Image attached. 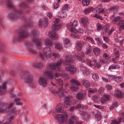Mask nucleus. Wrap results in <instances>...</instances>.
Wrapping results in <instances>:
<instances>
[{"label":"nucleus","mask_w":124,"mask_h":124,"mask_svg":"<svg viewBox=\"0 0 124 124\" xmlns=\"http://www.w3.org/2000/svg\"><path fill=\"white\" fill-rule=\"evenodd\" d=\"M63 61V60L62 59L59 61L56 64L54 63L50 64L48 66L49 70L46 71L44 74V76H46L45 78H52L54 77H55V81L58 85H59V88L57 91H56L54 88L52 90L51 92L53 94H57L60 96H65L64 93L65 92L62 88L63 85L61 78V74L59 73H57L54 76L53 73L54 71L59 70L60 65Z\"/></svg>","instance_id":"f257e3e1"},{"label":"nucleus","mask_w":124,"mask_h":124,"mask_svg":"<svg viewBox=\"0 0 124 124\" xmlns=\"http://www.w3.org/2000/svg\"><path fill=\"white\" fill-rule=\"evenodd\" d=\"M78 54L79 55L77 54H75L76 58L78 60L84 63L86 62L88 65L91 67L93 66L98 68H100L101 67V65L97 62L96 59L93 60L87 59L86 61L84 60L82 58L85 55V54L83 51H81L80 53H78Z\"/></svg>","instance_id":"f03ea898"},{"label":"nucleus","mask_w":124,"mask_h":124,"mask_svg":"<svg viewBox=\"0 0 124 124\" xmlns=\"http://www.w3.org/2000/svg\"><path fill=\"white\" fill-rule=\"evenodd\" d=\"M75 59L73 60L71 58V57L69 55L67 56L66 57L64 62L63 63V65H67L68 66L66 67L65 70L67 71L71 72L72 73L75 72L77 70V68L73 65H70V63L73 62V61L75 60Z\"/></svg>","instance_id":"7ed1b4c3"},{"label":"nucleus","mask_w":124,"mask_h":124,"mask_svg":"<svg viewBox=\"0 0 124 124\" xmlns=\"http://www.w3.org/2000/svg\"><path fill=\"white\" fill-rule=\"evenodd\" d=\"M40 55L41 58L43 59L47 57L54 56L55 58H57L59 57V55L57 53L54 52L51 53L50 48H44L42 52L40 53Z\"/></svg>","instance_id":"20e7f679"},{"label":"nucleus","mask_w":124,"mask_h":124,"mask_svg":"<svg viewBox=\"0 0 124 124\" xmlns=\"http://www.w3.org/2000/svg\"><path fill=\"white\" fill-rule=\"evenodd\" d=\"M64 101L63 103L64 106L65 108L68 109L70 106L71 103L73 101H74L73 97L71 96H66L64 98Z\"/></svg>","instance_id":"39448f33"},{"label":"nucleus","mask_w":124,"mask_h":124,"mask_svg":"<svg viewBox=\"0 0 124 124\" xmlns=\"http://www.w3.org/2000/svg\"><path fill=\"white\" fill-rule=\"evenodd\" d=\"M32 35H34L33 41L37 46H39L41 45V41L40 39H39L38 34L36 31H34Z\"/></svg>","instance_id":"423d86ee"},{"label":"nucleus","mask_w":124,"mask_h":124,"mask_svg":"<svg viewBox=\"0 0 124 124\" xmlns=\"http://www.w3.org/2000/svg\"><path fill=\"white\" fill-rule=\"evenodd\" d=\"M70 82L72 84L70 89L71 91H76L78 89V86L80 85V84L75 79H73L70 80Z\"/></svg>","instance_id":"0eeeda50"},{"label":"nucleus","mask_w":124,"mask_h":124,"mask_svg":"<svg viewBox=\"0 0 124 124\" xmlns=\"http://www.w3.org/2000/svg\"><path fill=\"white\" fill-rule=\"evenodd\" d=\"M21 77L22 78L24 79V82L26 83H31L33 81L34 78L33 76L29 73H27L25 77L22 76Z\"/></svg>","instance_id":"6e6552de"},{"label":"nucleus","mask_w":124,"mask_h":124,"mask_svg":"<svg viewBox=\"0 0 124 124\" xmlns=\"http://www.w3.org/2000/svg\"><path fill=\"white\" fill-rule=\"evenodd\" d=\"M86 96L85 91L82 90L78 91L76 95V97L78 99L81 100L83 99Z\"/></svg>","instance_id":"1a4fd4ad"},{"label":"nucleus","mask_w":124,"mask_h":124,"mask_svg":"<svg viewBox=\"0 0 124 124\" xmlns=\"http://www.w3.org/2000/svg\"><path fill=\"white\" fill-rule=\"evenodd\" d=\"M66 26L68 29L71 32L75 34L77 33L78 32V31L73 27L74 26L72 22H70V23L67 24Z\"/></svg>","instance_id":"9d476101"},{"label":"nucleus","mask_w":124,"mask_h":124,"mask_svg":"<svg viewBox=\"0 0 124 124\" xmlns=\"http://www.w3.org/2000/svg\"><path fill=\"white\" fill-rule=\"evenodd\" d=\"M48 22V20L47 19H40L39 23V26L40 27H42L43 26L45 27L47 26Z\"/></svg>","instance_id":"9b49d317"},{"label":"nucleus","mask_w":124,"mask_h":124,"mask_svg":"<svg viewBox=\"0 0 124 124\" xmlns=\"http://www.w3.org/2000/svg\"><path fill=\"white\" fill-rule=\"evenodd\" d=\"M38 83L40 85L44 87H46L47 85L46 80L44 77H42L39 78Z\"/></svg>","instance_id":"f8f14e48"},{"label":"nucleus","mask_w":124,"mask_h":124,"mask_svg":"<svg viewBox=\"0 0 124 124\" xmlns=\"http://www.w3.org/2000/svg\"><path fill=\"white\" fill-rule=\"evenodd\" d=\"M81 21L82 24L84 26L85 28L87 27V24L88 23V20L87 17H84L81 18Z\"/></svg>","instance_id":"ddd939ff"},{"label":"nucleus","mask_w":124,"mask_h":124,"mask_svg":"<svg viewBox=\"0 0 124 124\" xmlns=\"http://www.w3.org/2000/svg\"><path fill=\"white\" fill-rule=\"evenodd\" d=\"M13 105L12 103H8L5 106V109H3L2 108H0V112H7L8 111L9 109L12 108Z\"/></svg>","instance_id":"4468645a"},{"label":"nucleus","mask_w":124,"mask_h":124,"mask_svg":"<svg viewBox=\"0 0 124 124\" xmlns=\"http://www.w3.org/2000/svg\"><path fill=\"white\" fill-rule=\"evenodd\" d=\"M14 117H9L5 122L3 120L0 122V124H12V122L14 120Z\"/></svg>","instance_id":"2eb2a0df"},{"label":"nucleus","mask_w":124,"mask_h":124,"mask_svg":"<svg viewBox=\"0 0 124 124\" xmlns=\"http://www.w3.org/2000/svg\"><path fill=\"white\" fill-rule=\"evenodd\" d=\"M55 109L59 112H63L64 110V108L63 104L61 103L58 104L55 107Z\"/></svg>","instance_id":"dca6fc26"},{"label":"nucleus","mask_w":124,"mask_h":124,"mask_svg":"<svg viewBox=\"0 0 124 124\" xmlns=\"http://www.w3.org/2000/svg\"><path fill=\"white\" fill-rule=\"evenodd\" d=\"M19 35L21 38H25L28 35V33L26 31L22 30L19 31Z\"/></svg>","instance_id":"f3484780"},{"label":"nucleus","mask_w":124,"mask_h":124,"mask_svg":"<svg viewBox=\"0 0 124 124\" xmlns=\"http://www.w3.org/2000/svg\"><path fill=\"white\" fill-rule=\"evenodd\" d=\"M48 36L53 40H55L58 38V36L56 33L54 32H49Z\"/></svg>","instance_id":"a211bd4d"},{"label":"nucleus","mask_w":124,"mask_h":124,"mask_svg":"<svg viewBox=\"0 0 124 124\" xmlns=\"http://www.w3.org/2000/svg\"><path fill=\"white\" fill-rule=\"evenodd\" d=\"M104 9L102 8L101 4L98 5L96 8V11L99 14H102L104 13Z\"/></svg>","instance_id":"6ab92c4d"},{"label":"nucleus","mask_w":124,"mask_h":124,"mask_svg":"<svg viewBox=\"0 0 124 124\" xmlns=\"http://www.w3.org/2000/svg\"><path fill=\"white\" fill-rule=\"evenodd\" d=\"M57 15L59 17L62 18L66 17L67 16V14L66 12L61 11L58 12Z\"/></svg>","instance_id":"aec40b11"},{"label":"nucleus","mask_w":124,"mask_h":124,"mask_svg":"<svg viewBox=\"0 0 124 124\" xmlns=\"http://www.w3.org/2000/svg\"><path fill=\"white\" fill-rule=\"evenodd\" d=\"M109 59L108 58H103L100 60V62L102 64H108L110 62Z\"/></svg>","instance_id":"412c9836"},{"label":"nucleus","mask_w":124,"mask_h":124,"mask_svg":"<svg viewBox=\"0 0 124 124\" xmlns=\"http://www.w3.org/2000/svg\"><path fill=\"white\" fill-rule=\"evenodd\" d=\"M61 25H54L52 27V30L54 31H59L61 28Z\"/></svg>","instance_id":"4be33fe9"},{"label":"nucleus","mask_w":124,"mask_h":124,"mask_svg":"<svg viewBox=\"0 0 124 124\" xmlns=\"http://www.w3.org/2000/svg\"><path fill=\"white\" fill-rule=\"evenodd\" d=\"M114 15H113L110 17V19L112 20L113 23L117 22L122 19V17L119 16H117L115 18H114Z\"/></svg>","instance_id":"5701e85b"},{"label":"nucleus","mask_w":124,"mask_h":124,"mask_svg":"<svg viewBox=\"0 0 124 124\" xmlns=\"http://www.w3.org/2000/svg\"><path fill=\"white\" fill-rule=\"evenodd\" d=\"M6 82H4L2 83V86H0V94H5L6 93Z\"/></svg>","instance_id":"b1692460"},{"label":"nucleus","mask_w":124,"mask_h":124,"mask_svg":"<svg viewBox=\"0 0 124 124\" xmlns=\"http://www.w3.org/2000/svg\"><path fill=\"white\" fill-rule=\"evenodd\" d=\"M85 49V53L86 54H88L91 52L92 51L91 46L89 44L86 45Z\"/></svg>","instance_id":"393cba45"},{"label":"nucleus","mask_w":124,"mask_h":124,"mask_svg":"<svg viewBox=\"0 0 124 124\" xmlns=\"http://www.w3.org/2000/svg\"><path fill=\"white\" fill-rule=\"evenodd\" d=\"M63 44L65 47L66 48H68L70 46V42L69 39L65 38L63 40Z\"/></svg>","instance_id":"a878e982"},{"label":"nucleus","mask_w":124,"mask_h":124,"mask_svg":"<svg viewBox=\"0 0 124 124\" xmlns=\"http://www.w3.org/2000/svg\"><path fill=\"white\" fill-rule=\"evenodd\" d=\"M122 118L119 117L117 119H115L111 121V124H120L122 121Z\"/></svg>","instance_id":"bb28decb"},{"label":"nucleus","mask_w":124,"mask_h":124,"mask_svg":"<svg viewBox=\"0 0 124 124\" xmlns=\"http://www.w3.org/2000/svg\"><path fill=\"white\" fill-rule=\"evenodd\" d=\"M55 119L58 120L59 124L63 123L65 120V117H55Z\"/></svg>","instance_id":"cd10ccee"},{"label":"nucleus","mask_w":124,"mask_h":124,"mask_svg":"<svg viewBox=\"0 0 124 124\" xmlns=\"http://www.w3.org/2000/svg\"><path fill=\"white\" fill-rule=\"evenodd\" d=\"M114 96L117 97L121 98L123 96L122 93L119 90L116 91H115V93L114 94Z\"/></svg>","instance_id":"c85d7f7f"},{"label":"nucleus","mask_w":124,"mask_h":124,"mask_svg":"<svg viewBox=\"0 0 124 124\" xmlns=\"http://www.w3.org/2000/svg\"><path fill=\"white\" fill-rule=\"evenodd\" d=\"M120 53V52L119 50H117V52H116L114 53V54L116 56L112 59V60L114 62H116V61L118 59V58L119 57Z\"/></svg>","instance_id":"c756f323"},{"label":"nucleus","mask_w":124,"mask_h":124,"mask_svg":"<svg viewBox=\"0 0 124 124\" xmlns=\"http://www.w3.org/2000/svg\"><path fill=\"white\" fill-rule=\"evenodd\" d=\"M82 83L84 86L86 88L89 87L90 85V82L88 80H84L82 81Z\"/></svg>","instance_id":"7c9ffc66"},{"label":"nucleus","mask_w":124,"mask_h":124,"mask_svg":"<svg viewBox=\"0 0 124 124\" xmlns=\"http://www.w3.org/2000/svg\"><path fill=\"white\" fill-rule=\"evenodd\" d=\"M93 51L94 54L96 55H99L100 54L101 51L100 49L97 47L94 48Z\"/></svg>","instance_id":"2f4dec72"},{"label":"nucleus","mask_w":124,"mask_h":124,"mask_svg":"<svg viewBox=\"0 0 124 124\" xmlns=\"http://www.w3.org/2000/svg\"><path fill=\"white\" fill-rule=\"evenodd\" d=\"M55 48L59 51H61L63 49L62 45L60 43H58L55 45Z\"/></svg>","instance_id":"473e14b6"},{"label":"nucleus","mask_w":124,"mask_h":124,"mask_svg":"<svg viewBox=\"0 0 124 124\" xmlns=\"http://www.w3.org/2000/svg\"><path fill=\"white\" fill-rule=\"evenodd\" d=\"M119 68V66L117 64H113L109 67L108 69H116Z\"/></svg>","instance_id":"72a5a7b5"},{"label":"nucleus","mask_w":124,"mask_h":124,"mask_svg":"<svg viewBox=\"0 0 124 124\" xmlns=\"http://www.w3.org/2000/svg\"><path fill=\"white\" fill-rule=\"evenodd\" d=\"M92 77L94 80L96 81L98 80L99 77L97 73H93L92 74Z\"/></svg>","instance_id":"f704fd0d"},{"label":"nucleus","mask_w":124,"mask_h":124,"mask_svg":"<svg viewBox=\"0 0 124 124\" xmlns=\"http://www.w3.org/2000/svg\"><path fill=\"white\" fill-rule=\"evenodd\" d=\"M81 70L83 74H86V76L89 74V73L88 70L86 69L84 67H81Z\"/></svg>","instance_id":"c9c22d12"},{"label":"nucleus","mask_w":124,"mask_h":124,"mask_svg":"<svg viewBox=\"0 0 124 124\" xmlns=\"http://www.w3.org/2000/svg\"><path fill=\"white\" fill-rule=\"evenodd\" d=\"M93 7H89L85 10L84 12L85 14H86L87 13L92 12L93 10Z\"/></svg>","instance_id":"e433bc0d"},{"label":"nucleus","mask_w":124,"mask_h":124,"mask_svg":"<svg viewBox=\"0 0 124 124\" xmlns=\"http://www.w3.org/2000/svg\"><path fill=\"white\" fill-rule=\"evenodd\" d=\"M82 46V45L81 42H78L77 43L76 49L78 51H81Z\"/></svg>","instance_id":"4c0bfd02"},{"label":"nucleus","mask_w":124,"mask_h":124,"mask_svg":"<svg viewBox=\"0 0 124 124\" xmlns=\"http://www.w3.org/2000/svg\"><path fill=\"white\" fill-rule=\"evenodd\" d=\"M75 117H71L69 121V124H74V122L76 121V119Z\"/></svg>","instance_id":"58836bf2"},{"label":"nucleus","mask_w":124,"mask_h":124,"mask_svg":"<svg viewBox=\"0 0 124 124\" xmlns=\"http://www.w3.org/2000/svg\"><path fill=\"white\" fill-rule=\"evenodd\" d=\"M45 44L47 46H51L52 45V42L49 39H47L45 42Z\"/></svg>","instance_id":"ea45409f"},{"label":"nucleus","mask_w":124,"mask_h":124,"mask_svg":"<svg viewBox=\"0 0 124 124\" xmlns=\"http://www.w3.org/2000/svg\"><path fill=\"white\" fill-rule=\"evenodd\" d=\"M86 40L92 44H93L94 43V41L93 39L90 36L87 37L86 38Z\"/></svg>","instance_id":"a19ab883"},{"label":"nucleus","mask_w":124,"mask_h":124,"mask_svg":"<svg viewBox=\"0 0 124 124\" xmlns=\"http://www.w3.org/2000/svg\"><path fill=\"white\" fill-rule=\"evenodd\" d=\"M90 0H82V3L83 5L84 6H87L89 5L90 3Z\"/></svg>","instance_id":"79ce46f5"},{"label":"nucleus","mask_w":124,"mask_h":124,"mask_svg":"<svg viewBox=\"0 0 124 124\" xmlns=\"http://www.w3.org/2000/svg\"><path fill=\"white\" fill-rule=\"evenodd\" d=\"M119 24L120 28L121 29H124V20H122L120 21Z\"/></svg>","instance_id":"37998d69"},{"label":"nucleus","mask_w":124,"mask_h":124,"mask_svg":"<svg viewBox=\"0 0 124 124\" xmlns=\"http://www.w3.org/2000/svg\"><path fill=\"white\" fill-rule=\"evenodd\" d=\"M123 78L120 77L115 76L114 80L117 82H120L123 79Z\"/></svg>","instance_id":"c03bdc74"},{"label":"nucleus","mask_w":124,"mask_h":124,"mask_svg":"<svg viewBox=\"0 0 124 124\" xmlns=\"http://www.w3.org/2000/svg\"><path fill=\"white\" fill-rule=\"evenodd\" d=\"M95 39L98 46H101V44L102 43L101 41V39L99 38H96Z\"/></svg>","instance_id":"a18cd8bd"},{"label":"nucleus","mask_w":124,"mask_h":124,"mask_svg":"<svg viewBox=\"0 0 124 124\" xmlns=\"http://www.w3.org/2000/svg\"><path fill=\"white\" fill-rule=\"evenodd\" d=\"M118 8L117 6H114L110 8L109 10L110 11L112 12L116 11Z\"/></svg>","instance_id":"49530a36"},{"label":"nucleus","mask_w":124,"mask_h":124,"mask_svg":"<svg viewBox=\"0 0 124 124\" xmlns=\"http://www.w3.org/2000/svg\"><path fill=\"white\" fill-rule=\"evenodd\" d=\"M97 30L98 31L101 30L102 28L101 25L99 23H98L96 24Z\"/></svg>","instance_id":"de8ad7c7"},{"label":"nucleus","mask_w":124,"mask_h":124,"mask_svg":"<svg viewBox=\"0 0 124 124\" xmlns=\"http://www.w3.org/2000/svg\"><path fill=\"white\" fill-rule=\"evenodd\" d=\"M93 16L101 20H102L103 19V18L101 16L97 14H95L94 15H93Z\"/></svg>","instance_id":"09e8293b"},{"label":"nucleus","mask_w":124,"mask_h":124,"mask_svg":"<svg viewBox=\"0 0 124 124\" xmlns=\"http://www.w3.org/2000/svg\"><path fill=\"white\" fill-rule=\"evenodd\" d=\"M9 18V19H13L15 18L16 16L14 14H9L8 15Z\"/></svg>","instance_id":"8fccbe9b"},{"label":"nucleus","mask_w":124,"mask_h":124,"mask_svg":"<svg viewBox=\"0 0 124 124\" xmlns=\"http://www.w3.org/2000/svg\"><path fill=\"white\" fill-rule=\"evenodd\" d=\"M33 65L38 68L41 67L42 66V64H41L38 63H34L33 64Z\"/></svg>","instance_id":"3c124183"},{"label":"nucleus","mask_w":124,"mask_h":124,"mask_svg":"<svg viewBox=\"0 0 124 124\" xmlns=\"http://www.w3.org/2000/svg\"><path fill=\"white\" fill-rule=\"evenodd\" d=\"M103 38L105 41L107 43H109V42L110 39L108 37L104 36L103 37Z\"/></svg>","instance_id":"603ef678"},{"label":"nucleus","mask_w":124,"mask_h":124,"mask_svg":"<svg viewBox=\"0 0 124 124\" xmlns=\"http://www.w3.org/2000/svg\"><path fill=\"white\" fill-rule=\"evenodd\" d=\"M7 5L8 7L11 8H12V4L11 1H7Z\"/></svg>","instance_id":"864d4df0"},{"label":"nucleus","mask_w":124,"mask_h":124,"mask_svg":"<svg viewBox=\"0 0 124 124\" xmlns=\"http://www.w3.org/2000/svg\"><path fill=\"white\" fill-rule=\"evenodd\" d=\"M115 29V27H113L110 30L108 31V35H111L112 34V32L114 31Z\"/></svg>","instance_id":"5fc2aeb1"},{"label":"nucleus","mask_w":124,"mask_h":124,"mask_svg":"<svg viewBox=\"0 0 124 124\" xmlns=\"http://www.w3.org/2000/svg\"><path fill=\"white\" fill-rule=\"evenodd\" d=\"M10 113H12V114H16L19 113L18 112H17L14 108H13L11 110Z\"/></svg>","instance_id":"6e6d98bb"},{"label":"nucleus","mask_w":124,"mask_h":124,"mask_svg":"<svg viewBox=\"0 0 124 124\" xmlns=\"http://www.w3.org/2000/svg\"><path fill=\"white\" fill-rule=\"evenodd\" d=\"M92 98L94 102H97V97L96 96H93Z\"/></svg>","instance_id":"4d7b16f0"},{"label":"nucleus","mask_w":124,"mask_h":124,"mask_svg":"<svg viewBox=\"0 0 124 124\" xmlns=\"http://www.w3.org/2000/svg\"><path fill=\"white\" fill-rule=\"evenodd\" d=\"M106 99L103 96L101 97V102L102 104H103L105 103L107 101L106 100H105Z\"/></svg>","instance_id":"13d9d810"},{"label":"nucleus","mask_w":124,"mask_h":124,"mask_svg":"<svg viewBox=\"0 0 124 124\" xmlns=\"http://www.w3.org/2000/svg\"><path fill=\"white\" fill-rule=\"evenodd\" d=\"M60 21L58 18H56L55 19V20L53 21L54 23V25H56L58 24Z\"/></svg>","instance_id":"bf43d9fd"},{"label":"nucleus","mask_w":124,"mask_h":124,"mask_svg":"<svg viewBox=\"0 0 124 124\" xmlns=\"http://www.w3.org/2000/svg\"><path fill=\"white\" fill-rule=\"evenodd\" d=\"M67 113L66 111H64L63 112V115H61L59 114H57L56 116H67Z\"/></svg>","instance_id":"052dcab7"},{"label":"nucleus","mask_w":124,"mask_h":124,"mask_svg":"<svg viewBox=\"0 0 124 124\" xmlns=\"http://www.w3.org/2000/svg\"><path fill=\"white\" fill-rule=\"evenodd\" d=\"M71 22H72V23L74 26H76L77 24V21L75 20L71 21Z\"/></svg>","instance_id":"680f3d73"},{"label":"nucleus","mask_w":124,"mask_h":124,"mask_svg":"<svg viewBox=\"0 0 124 124\" xmlns=\"http://www.w3.org/2000/svg\"><path fill=\"white\" fill-rule=\"evenodd\" d=\"M103 96L106 99L105 100L106 101L108 100L110 98V96L108 95H104Z\"/></svg>","instance_id":"e2e57ef3"},{"label":"nucleus","mask_w":124,"mask_h":124,"mask_svg":"<svg viewBox=\"0 0 124 124\" xmlns=\"http://www.w3.org/2000/svg\"><path fill=\"white\" fill-rule=\"evenodd\" d=\"M108 56V54L106 53H104L102 55L103 58H107Z\"/></svg>","instance_id":"0e129e2a"},{"label":"nucleus","mask_w":124,"mask_h":124,"mask_svg":"<svg viewBox=\"0 0 124 124\" xmlns=\"http://www.w3.org/2000/svg\"><path fill=\"white\" fill-rule=\"evenodd\" d=\"M87 108V105H81V109H86Z\"/></svg>","instance_id":"69168bd1"},{"label":"nucleus","mask_w":124,"mask_h":124,"mask_svg":"<svg viewBox=\"0 0 124 124\" xmlns=\"http://www.w3.org/2000/svg\"><path fill=\"white\" fill-rule=\"evenodd\" d=\"M102 48L104 49H107L108 47V46L105 44H101V46Z\"/></svg>","instance_id":"338daca9"},{"label":"nucleus","mask_w":124,"mask_h":124,"mask_svg":"<svg viewBox=\"0 0 124 124\" xmlns=\"http://www.w3.org/2000/svg\"><path fill=\"white\" fill-rule=\"evenodd\" d=\"M115 76L112 75H108V78L110 80L114 79Z\"/></svg>","instance_id":"774afa93"}]
</instances>
